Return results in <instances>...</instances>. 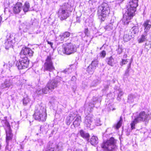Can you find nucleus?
Here are the masks:
<instances>
[{
    "label": "nucleus",
    "instance_id": "f257e3e1",
    "mask_svg": "<svg viewBox=\"0 0 151 151\" xmlns=\"http://www.w3.org/2000/svg\"><path fill=\"white\" fill-rule=\"evenodd\" d=\"M138 0H132L129 2L127 7V10L124 15L122 21L124 24H127L130 22V20L134 15V12L136 11V8L138 6Z\"/></svg>",
    "mask_w": 151,
    "mask_h": 151
},
{
    "label": "nucleus",
    "instance_id": "f03ea898",
    "mask_svg": "<svg viewBox=\"0 0 151 151\" xmlns=\"http://www.w3.org/2000/svg\"><path fill=\"white\" fill-rule=\"evenodd\" d=\"M98 12L100 14L99 18L102 21H104L110 12V10L107 3L103 2L99 7Z\"/></svg>",
    "mask_w": 151,
    "mask_h": 151
},
{
    "label": "nucleus",
    "instance_id": "7ed1b4c3",
    "mask_svg": "<svg viewBox=\"0 0 151 151\" xmlns=\"http://www.w3.org/2000/svg\"><path fill=\"white\" fill-rule=\"evenodd\" d=\"M148 115L144 111H142L138 113L135 119L132 122L131 126L132 129H135V125L142 122H146L147 120Z\"/></svg>",
    "mask_w": 151,
    "mask_h": 151
},
{
    "label": "nucleus",
    "instance_id": "20e7f679",
    "mask_svg": "<svg viewBox=\"0 0 151 151\" xmlns=\"http://www.w3.org/2000/svg\"><path fill=\"white\" fill-rule=\"evenodd\" d=\"M33 117L36 120L44 121L46 119V110L43 108L38 109L35 110Z\"/></svg>",
    "mask_w": 151,
    "mask_h": 151
},
{
    "label": "nucleus",
    "instance_id": "39448f33",
    "mask_svg": "<svg viewBox=\"0 0 151 151\" xmlns=\"http://www.w3.org/2000/svg\"><path fill=\"white\" fill-rule=\"evenodd\" d=\"M116 141L113 137L111 138L106 142L103 143L101 147L104 150L110 151L115 149L116 147L115 145Z\"/></svg>",
    "mask_w": 151,
    "mask_h": 151
},
{
    "label": "nucleus",
    "instance_id": "423d86ee",
    "mask_svg": "<svg viewBox=\"0 0 151 151\" xmlns=\"http://www.w3.org/2000/svg\"><path fill=\"white\" fill-rule=\"evenodd\" d=\"M29 63V60L27 57L20 56L19 61L17 62L16 65L19 69L21 70L27 68Z\"/></svg>",
    "mask_w": 151,
    "mask_h": 151
},
{
    "label": "nucleus",
    "instance_id": "0eeeda50",
    "mask_svg": "<svg viewBox=\"0 0 151 151\" xmlns=\"http://www.w3.org/2000/svg\"><path fill=\"white\" fill-rule=\"evenodd\" d=\"M52 59L53 58L50 55H49L47 57L44 65L45 70L51 72L55 70L53 65Z\"/></svg>",
    "mask_w": 151,
    "mask_h": 151
},
{
    "label": "nucleus",
    "instance_id": "6e6552de",
    "mask_svg": "<svg viewBox=\"0 0 151 151\" xmlns=\"http://www.w3.org/2000/svg\"><path fill=\"white\" fill-rule=\"evenodd\" d=\"M17 78L16 77L12 78V76L6 78L4 82L1 84V88H9L12 86L14 83H16V81Z\"/></svg>",
    "mask_w": 151,
    "mask_h": 151
},
{
    "label": "nucleus",
    "instance_id": "1a4fd4ad",
    "mask_svg": "<svg viewBox=\"0 0 151 151\" xmlns=\"http://www.w3.org/2000/svg\"><path fill=\"white\" fill-rule=\"evenodd\" d=\"M65 50V54L70 55L76 51V47L71 43H67L64 44Z\"/></svg>",
    "mask_w": 151,
    "mask_h": 151
},
{
    "label": "nucleus",
    "instance_id": "9d476101",
    "mask_svg": "<svg viewBox=\"0 0 151 151\" xmlns=\"http://www.w3.org/2000/svg\"><path fill=\"white\" fill-rule=\"evenodd\" d=\"M58 15L61 20L66 19L69 16V13L65 8H62L59 9Z\"/></svg>",
    "mask_w": 151,
    "mask_h": 151
},
{
    "label": "nucleus",
    "instance_id": "9b49d317",
    "mask_svg": "<svg viewBox=\"0 0 151 151\" xmlns=\"http://www.w3.org/2000/svg\"><path fill=\"white\" fill-rule=\"evenodd\" d=\"M98 62L96 60H94L92 61L91 64L88 67L87 72L90 74H93L96 67L98 66Z\"/></svg>",
    "mask_w": 151,
    "mask_h": 151
},
{
    "label": "nucleus",
    "instance_id": "f8f14e48",
    "mask_svg": "<svg viewBox=\"0 0 151 151\" xmlns=\"http://www.w3.org/2000/svg\"><path fill=\"white\" fill-rule=\"evenodd\" d=\"M6 127L5 128L6 133V142L8 144V141L11 140L12 139L13 134L12 132V130L9 124L6 122Z\"/></svg>",
    "mask_w": 151,
    "mask_h": 151
},
{
    "label": "nucleus",
    "instance_id": "ddd939ff",
    "mask_svg": "<svg viewBox=\"0 0 151 151\" xmlns=\"http://www.w3.org/2000/svg\"><path fill=\"white\" fill-rule=\"evenodd\" d=\"M33 53V52L30 48L26 47H23L22 49L20 55L22 56H24L23 55L32 56Z\"/></svg>",
    "mask_w": 151,
    "mask_h": 151
},
{
    "label": "nucleus",
    "instance_id": "4468645a",
    "mask_svg": "<svg viewBox=\"0 0 151 151\" xmlns=\"http://www.w3.org/2000/svg\"><path fill=\"white\" fill-rule=\"evenodd\" d=\"M58 83V81L56 80H54L49 81L47 85L50 91L52 92L54 89L57 87Z\"/></svg>",
    "mask_w": 151,
    "mask_h": 151
},
{
    "label": "nucleus",
    "instance_id": "2eb2a0df",
    "mask_svg": "<svg viewBox=\"0 0 151 151\" xmlns=\"http://www.w3.org/2000/svg\"><path fill=\"white\" fill-rule=\"evenodd\" d=\"M93 120V116L91 114H89L85 117L84 124L87 127H90Z\"/></svg>",
    "mask_w": 151,
    "mask_h": 151
},
{
    "label": "nucleus",
    "instance_id": "dca6fc26",
    "mask_svg": "<svg viewBox=\"0 0 151 151\" xmlns=\"http://www.w3.org/2000/svg\"><path fill=\"white\" fill-rule=\"evenodd\" d=\"M142 25L144 28V32L147 34L151 28V21L150 19H147L144 22Z\"/></svg>",
    "mask_w": 151,
    "mask_h": 151
},
{
    "label": "nucleus",
    "instance_id": "f3484780",
    "mask_svg": "<svg viewBox=\"0 0 151 151\" xmlns=\"http://www.w3.org/2000/svg\"><path fill=\"white\" fill-rule=\"evenodd\" d=\"M22 4L20 2H17L13 8V12L15 14H18L22 9Z\"/></svg>",
    "mask_w": 151,
    "mask_h": 151
},
{
    "label": "nucleus",
    "instance_id": "a211bd4d",
    "mask_svg": "<svg viewBox=\"0 0 151 151\" xmlns=\"http://www.w3.org/2000/svg\"><path fill=\"white\" fill-rule=\"evenodd\" d=\"M74 119H75V120L73 122V124L74 127H78L80 125L81 122V117L79 116H75Z\"/></svg>",
    "mask_w": 151,
    "mask_h": 151
},
{
    "label": "nucleus",
    "instance_id": "6ab92c4d",
    "mask_svg": "<svg viewBox=\"0 0 151 151\" xmlns=\"http://www.w3.org/2000/svg\"><path fill=\"white\" fill-rule=\"evenodd\" d=\"M130 33L127 32V31L125 32L124 35V36L123 39L124 41L127 42L129 41L131 38H133L134 37V35L133 34H130Z\"/></svg>",
    "mask_w": 151,
    "mask_h": 151
},
{
    "label": "nucleus",
    "instance_id": "aec40b11",
    "mask_svg": "<svg viewBox=\"0 0 151 151\" xmlns=\"http://www.w3.org/2000/svg\"><path fill=\"white\" fill-rule=\"evenodd\" d=\"M75 115L73 113H70L67 117L66 120V124L69 125L72 120L74 119Z\"/></svg>",
    "mask_w": 151,
    "mask_h": 151
},
{
    "label": "nucleus",
    "instance_id": "412c9836",
    "mask_svg": "<svg viewBox=\"0 0 151 151\" xmlns=\"http://www.w3.org/2000/svg\"><path fill=\"white\" fill-rule=\"evenodd\" d=\"M70 35V33L68 32H65L61 34L59 36V39L61 41L64 40L65 38L69 37Z\"/></svg>",
    "mask_w": 151,
    "mask_h": 151
},
{
    "label": "nucleus",
    "instance_id": "4be33fe9",
    "mask_svg": "<svg viewBox=\"0 0 151 151\" xmlns=\"http://www.w3.org/2000/svg\"><path fill=\"white\" fill-rule=\"evenodd\" d=\"M139 31V28L138 26H134L129 31V32L130 33V34L134 35L137 34L138 33Z\"/></svg>",
    "mask_w": 151,
    "mask_h": 151
},
{
    "label": "nucleus",
    "instance_id": "5701e85b",
    "mask_svg": "<svg viewBox=\"0 0 151 151\" xmlns=\"http://www.w3.org/2000/svg\"><path fill=\"white\" fill-rule=\"evenodd\" d=\"M50 91V89L47 87V85L46 86L43 88H42V90H37V93L38 94H40L42 93H47Z\"/></svg>",
    "mask_w": 151,
    "mask_h": 151
},
{
    "label": "nucleus",
    "instance_id": "b1692460",
    "mask_svg": "<svg viewBox=\"0 0 151 151\" xmlns=\"http://www.w3.org/2000/svg\"><path fill=\"white\" fill-rule=\"evenodd\" d=\"M90 142L92 145L97 144L98 143V138L95 136H92L90 139Z\"/></svg>",
    "mask_w": 151,
    "mask_h": 151
},
{
    "label": "nucleus",
    "instance_id": "393cba45",
    "mask_svg": "<svg viewBox=\"0 0 151 151\" xmlns=\"http://www.w3.org/2000/svg\"><path fill=\"white\" fill-rule=\"evenodd\" d=\"M15 41V40H11V41H10L6 40L4 43L6 48H8L11 47L12 45V44L14 43Z\"/></svg>",
    "mask_w": 151,
    "mask_h": 151
},
{
    "label": "nucleus",
    "instance_id": "a878e982",
    "mask_svg": "<svg viewBox=\"0 0 151 151\" xmlns=\"http://www.w3.org/2000/svg\"><path fill=\"white\" fill-rule=\"evenodd\" d=\"M79 133L81 136L84 138H88L90 136L88 133L85 132L83 130H81Z\"/></svg>",
    "mask_w": 151,
    "mask_h": 151
},
{
    "label": "nucleus",
    "instance_id": "bb28decb",
    "mask_svg": "<svg viewBox=\"0 0 151 151\" xmlns=\"http://www.w3.org/2000/svg\"><path fill=\"white\" fill-rule=\"evenodd\" d=\"M136 96V95L133 94L129 95L128 98V101L130 103L133 102Z\"/></svg>",
    "mask_w": 151,
    "mask_h": 151
},
{
    "label": "nucleus",
    "instance_id": "cd10ccee",
    "mask_svg": "<svg viewBox=\"0 0 151 151\" xmlns=\"http://www.w3.org/2000/svg\"><path fill=\"white\" fill-rule=\"evenodd\" d=\"M58 50L59 54L61 55L65 54V46L63 47H60L58 48Z\"/></svg>",
    "mask_w": 151,
    "mask_h": 151
},
{
    "label": "nucleus",
    "instance_id": "c85d7f7f",
    "mask_svg": "<svg viewBox=\"0 0 151 151\" xmlns=\"http://www.w3.org/2000/svg\"><path fill=\"white\" fill-rule=\"evenodd\" d=\"M113 22H111L110 23L107 24L104 27V29L107 31H110L113 29Z\"/></svg>",
    "mask_w": 151,
    "mask_h": 151
},
{
    "label": "nucleus",
    "instance_id": "c756f323",
    "mask_svg": "<svg viewBox=\"0 0 151 151\" xmlns=\"http://www.w3.org/2000/svg\"><path fill=\"white\" fill-rule=\"evenodd\" d=\"M106 61L108 65L111 66H113V63L114 62V60L112 56L107 58H106Z\"/></svg>",
    "mask_w": 151,
    "mask_h": 151
},
{
    "label": "nucleus",
    "instance_id": "7c9ffc66",
    "mask_svg": "<svg viewBox=\"0 0 151 151\" xmlns=\"http://www.w3.org/2000/svg\"><path fill=\"white\" fill-rule=\"evenodd\" d=\"M29 4L28 2H26L23 6V9L24 12H28L29 8Z\"/></svg>",
    "mask_w": 151,
    "mask_h": 151
},
{
    "label": "nucleus",
    "instance_id": "2f4dec72",
    "mask_svg": "<svg viewBox=\"0 0 151 151\" xmlns=\"http://www.w3.org/2000/svg\"><path fill=\"white\" fill-rule=\"evenodd\" d=\"M63 149V144L62 142H60L57 145L55 151H62Z\"/></svg>",
    "mask_w": 151,
    "mask_h": 151
},
{
    "label": "nucleus",
    "instance_id": "473e14b6",
    "mask_svg": "<svg viewBox=\"0 0 151 151\" xmlns=\"http://www.w3.org/2000/svg\"><path fill=\"white\" fill-rule=\"evenodd\" d=\"M146 35L147 34L145 33L144 34L142 35L140 38L138 40L139 43H142L145 41L146 39Z\"/></svg>",
    "mask_w": 151,
    "mask_h": 151
},
{
    "label": "nucleus",
    "instance_id": "72a5a7b5",
    "mask_svg": "<svg viewBox=\"0 0 151 151\" xmlns=\"http://www.w3.org/2000/svg\"><path fill=\"white\" fill-rule=\"evenodd\" d=\"M6 40H15V37L13 36L10 33H8L6 37Z\"/></svg>",
    "mask_w": 151,
    "mask_h": 151
},
{
    "label": "nucleus",
    "instance_id": "f704fd0d",
    "mask_svg": "<svg viewBox=\"0 0 151 151\" xmlns=\"http://www.w3.org/2000/svg\"><path fill=\"white\" fill-rule=\"evenodd\" d=\"M49 146L47 151H54V145H52L53 144L51 142H49Z\"/></svg>",
    "mask_w": 151,
    "mask_h": 151
},
{
    "label": "nucleus",
    "instance_id": "c9c22d12",
    "mask_svg": "<svg viewBox=\"0 0 151 151\" xmlns=\"http://www.w3.org/2000/svg\"><path fill=\"white\" fill-rule=\"evenodd\" d=\"M30 100V99L28 97L24 98L23 99V105L24 106L27 105V104L29 102Z\"/></svg>",
    "mask_w": 151,
    "mask_h": 151
},
{
    "label": "nucleus",
    "instance_id": "e433bc0d",
    "mask_svg": "<svg viewBox=\"0 0 151 151\" xmlns=\"http://www.w3.org/2000/svg\"><path fill=\"white\" fill-rule=\"evenodd\" d=\"M122 122V118H121L120 120L117 123V124L116 125V128L117 129H119L120 127L121 126Z\"/></svg>",
    "mask_w": 151,
    "mask_h": 151
},
{
    "label": "nucleus",
    "instance_id": "4c0bfd02",
    "mask_svg": "<svg viewBox=\"0 0 151 151\" xmlns=\"http://www.w3.org/2000/svg\"><path fill=\"white\" fill-rule=\"evenodd\" d=\"M128 62L127 60L122 59L121 62L120 63V64L121 66H122L124 65L127 64Z\"/></svg>",
    "mask_w": 151,
    "mask_h": 151
},
{
    "label": "nucleus",
    "instance_id": "58836bf2",
    "mask_svg": "<svg viewBox=\"0 0 151 151\" xmlns=\"http://www.w3.org/2000/svg\"><path fill=\"white\" fill-rule=\"evenodd\" d=\"M100 55L101 57L103 58H104L106 55V52L104 50H103L101 52L100 54Z\"/></svg>",
    "mask_w": 151,
    "mask_h": 151
},
{
    "label": "nucleus",
    "instance_id": "ea45409f",
    "mask_svg": "<svg viewBox=\"0 0 151 151\" xmlns=\"http://www.w3.org/2000/svg\"><path fill=\"white\" fill-rule=\"evenodd\" d=\"M130 71V69H127V70L125 71V76H128L129 75V71Z\"/></svg>",
    "mask_w": 151,
    "mask_h": 151
},
{
    "label": "nucleus",
    "instance_id": "a19ab883",
    "mask_svg": "<svg viewBox=\"0 0 151 151\" xmlns=\"http://www.w3.org/2000/svg\"><path fill=\"white\" fill-rule=\"evenodd\" d=\"M151 45H147L146 44H145V48L147 49L148 51L150 48Z\"/></svg>",
    "mask_w": 151,
    "mask_h": 151
},
{
    "label": "nucleus",
    "instance_id": "79ce46f5",
    "mask_svg": "<svg viewBox=\"0 0 151 151\" xmlns=\"http://www.w3.org/2000/svg\"><path fill=\"white\" fill-rule=\"evenodd\" d=\"M96 125L97 126H99L101 125L100 121V119H99L96 122Z\"/></svg>",
    "mask_w": 151,
    "mask_h": 151
},
{
    "label": "nucleus",
    "instance_id": "37998d69",
    "mask_svg": "<svg viewBox=\"0 0 151 151\" xmlns=\"http://www.w3.org/2000/svg\"><path fill=\"white\" fill-rule=\"evenodd\" d=\"M123 94V92L122 91H119V92L118 94V96L119 97H121V96H122Z\"/></svg>",
    "mask_w": 151,
    "mask_h": 151
},
{
    "label": "nucleus",
    "instance_id": "c03bdc74",
    "mask_svg": "<svg viewBox=\"0 0 151 151\" xmlns=\"http://www.w3.org/2000/svg\"><path fill=\"white\" fill-rule=\"evenodd\" d=\"M70 70V68H67L65 69L63 71V72L65 73H69V70Z\"/></svg>",
    "mask_w": 151,
    "mask_h": 151
},
{
    "label": "nucleus",
    "instance_id": "a18cd8bd",
    "mask_svg": "<svg viewBox=\"0 0 151 151\" xmlns=\"http://www.w3.org/2000/svg\"><path fill=\"white\" fill-rule=\"evenodd\" d=\"M98 100L97 97H93V102H96Z\"/></svg>",
    "mask_w": 151,
    "mask_h": 151
},
{
    "label": "nucleus",
    "instance_id": "49530a36",
    "mask_svg": "<svg viewBox=\"0 0 151 151\" xmlns=\"http://www.w3.org/2000/svg\"><path fill=\"white\" fill-rule=\"evenodd\" d=\"M5 150H8V151L10 150H9L8 147V144L7 143V145H6V147H5Z\"/></svg>",
    "mask_w": 151,
    "mask_h": 151
},
{
    "label": "nucleus",
    "instance_id": "de8ad7c7",
    "mask_svg": "<svg viewBox=\"0 0 151 151\" xmlns=\"http://www.w3.org/2000/svg\"><path fill=\"white\" fill-rule=\"evenodd\" d=\"M122 52V50L121 48H119L118 49V53L119 54H120Z\"/></svg>",
    "mask_w": 151,
    "mask_h": 151
},
{
    "label": "nucleus",
    "instance_id": "09e8293b",
    "mask_svg": "<svg viewBox=\"0 0 151 151\" xmlns=\"http://www.w3.org/2000/svg\"><path fill=\"white\" fill-rule=\"evenodd\" d=\"M131 62H130L129 64L128 65L127 67V69H129L131 67Z\"/></svg>",
    "mask_w": 151,
    "mask_h": 151
},
{
    "label": "nucleus",
    "instance_id": "8fccbe9b",
    "mask_svg": "<svg viewBox=\"0 0 151 151\" xmlns=\"http://www.w3.org/2000/svg\"><path fill=\"white\" fill-rule=\"evenodd\" d=\"M47 43L50 45L52 47V45H53L52 43L49 41H47Z\"/></svg>",
    "mask_w": 151,
    "mask_h": 151
},
{
    "label": "nucleus",
    "instance_id": "3c124183",
    "mask_svg": "<svg viewBox=\"0 0 151 151\" xmlns=\"http://www.w3.org/2000/svg\"><path fill=\"white\" fill-rule=\"evenodd\" d=\"M88 29H85V31H84V32H85V34L86 35H87V33L88 32Z\"/></svg>",
    "mask_w": 151,
    "mask_h": 151
},
{
    "label": "nucleus",
    "instance_id": "603ef678",
    "mask_svg": "<svg viewBox=\"0 0 151 151\" xmlns=\"http://www.w3.org/2000/svg\"><path fill=\"white\" fill-rule=\"evenodd\" d=\"M117 99L118 101H120L121 99V97L118 96L117 98Z\"/></svg>",
    "mask_w": 151,
    "mask_h": 151
},
{
    "label": "nucleus",
    "instance_id": "864d4df0",
    "mask_svg": "<svg viewBox=\"0 0 151 151\" xmlns=\"http://www.w3.org/2000/svg\"><path fill=\"white\" fill-rule=\"evenodd\" d=\"M96 81H96H96H93V83H96H96H95V84L93 85V86H95L96 85V84H97V83H98V82H97Z\"/></svg>",
    "mask_w": 151,
    "mask_h": 151
},
{
    "label": "nucleus",
    "instance_id": "5fc2aeb1",
    "mask_svg": "<svg viewBox=\"0 0 151 151\" xmlns=\"http://www.w3.org/2000/svg\"><path fill=\"white\" fill-rule=\"evenodd\" d=\"M108 87H109V86L108 85H106L105 87H104V88H105V90L107 89V88H108Z\"/></svg>",
    "mask_w": 151,
    "mask_h": 151
},
{
    "label": "nucleus",
    "instance_id": "6e6d98bb",
    "mask_svg": "<svg viewBox=\"0 0 151 151\" xmlns=\"http://www.w3.org/2000/svg\"><path fill=\"white\" fill-rule=\"evenodd\" d=\"M74 151H82L81 149H78Z\"/></svg>",
    "mask_w": 151,
    "mask_h": 151
},
{
    "label": "nucleus",
    "instance_id": "4d7b16f0",
    "mask_svg": "<svg viewBox=\"0 0 151 151\" xmlns=\"http://www.w3.org/2000/svg\"><path fill=\"white\" fill-rule=\"evenodd\" d=\"M75 77L74 76H73L72 77V79H74V78H75Z\"/></svg>",
    "mask_w": 151,
    "mask_h": 151
},
{
    "label": "nucleus",
    "instance_id": "13d9d810",
    "mask_svg": "<svg viewBox=\"0 0 151 151\" xmlns=\"http://www.w3.org/2000/svg\"><path fill=\"white\" fill-rule=\"evenodd\" d=\"M115 110V108H113V109H112V111H114V110Z\"/></svg>",
    "mask_w": 151,
    "mask_h": 151
},
{
    "label": "nucleus",
    "instance_id": "bf43d9fd",
    "mask_svg": "<svg viewBox=\"0 0 151 151\" xmlns=\"http://www.w3.org/2000/svg\"><path fill=\"white\" fill-rule=\"evenodd\" d=\"M120 1H124V0H120Z\"/></svg>",
    "mask_w": 151,
    "mask_h": 151
}]
</instances>
